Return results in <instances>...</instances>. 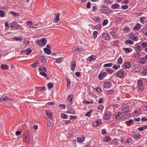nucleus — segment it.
I'll return each mask as SVG.
<instances>
[{
  "label": "nucleus",
  "mask_w": 147,
  "mask_h": 147,
  "mask_svg": "<svg viewBox=\"0 0 147 147\" xmlns=\"http://www.w3.org/2000/svg\"><path fill=\"white\" fill-rule=\"evenodd\" d=\"M5 30H7L9 28V26L7 22H6L5 23Z\"/></svg>",
  "instance_id": "53"
},
{
  "label": "nucleus",
  "mask_w": 147,
  "mask_h": 147,
  "mask_svg": "<svg viewBox=\"0 0 147 147\" xmlns=\"http://www.w3.org/2000/svg\"><path fill=\"white\" fill-rule=\"evenodd\" d=\"M61 116L62 118H63L64 119H67L68 117V116L67 115L63 113L61 114Z\"/></svg>",
  "instance_id": "49"
},
{
  "label": "nucleus",
  "mask_w": 147,
  "mask_h": 147,
  "mask_svg": "<svg viewBox=\"0 0 147 147\" xmlns=\"http://www.w3.org/2000/svg\"><path fill=\"white\" fill-rule=\"evenodd\" d=\"M40 74L42 75L44 77L47 76V74L44 72H40L39 73Z\"/></svg>",
  "instance_id": "61"
},
{
  "label": "nucleus",
  "mask_w": 147,
  "mask_h": 147,
  "mask_svg": "<svg viewBox=\"0 0 147 147\" xmlns=\"http://www.w3.org/2000/svg\"><path fill=\"white\" fill-rule=\"evenodd\" d=\"M135 50L137 51H139L141 50V47L139 45L135 47Z\"/></svg>",
  "instance_id": "39"
},
{
  "label": "nucleus",
  "mask_w": 147,
  "mask_h": 147,
  "mask_svg": "<svg viewBox=\"0 0 147 147\" xmlns=\"http://www.w3.org/2000/svg\"><path fill=\"white\" fill-rule=\"evenodd\" d=\"M92 111V110L91 109L89 111L87 112V113L85 114V115L88 117H90V114L91 113Z\"/></svg>",
  "instance_id": "45"
},
{
  "label": "nucleus",
  "mask_w": 147,
  "mask_h": 147,
  "mask_svg": "<svg viewBox=\"0 0 147 147\" xmlns=\"http://www.w3.org/2000/svg\"><path fill=\"white\" fill-rule=\"evenodd\" d=\"M131 67L135 71L137 72H140L142 69L141 66L138 64L134 65Z\"/></svg>",
  "instance_id": "3"
},
{
  "label": "nucleus",
  "mask_w": 147,
  "mask_h": 147,
  "mask_svg": "<svg viewBox=\"0 0 147 147\" xmlns=\"http://www.w3.org/2000/svg\"><path fill=\"white\" fill-rule=\"evenodd\" d=\"M119 5L117 3H115V4L112 5L111 6V7L113 9H116L117 8H119Z\"/></svg>",
  "instance_id": "25"
},
{
  "label": "nucleus",
  "mask_w": 147,
  "mask_h": 147,
  "mask_svg": "<svg viewBox=\"0 0 147 147\" xmlns=\"http://www.w3.org/2000/svg\"><path fill=\"white\" fill-rule=\"evenodd\" d=\"M45 113L46 115L48 116V118H49L51 119H52V115L51 114V111L46 110L45 111Z\"/></svg>",
  "instance_id": "15"
},
{
  "label": "nucleus",
  "mask_w": 147,
  "mask_h": 147,
  "mask_svg": "<svg viewBox=\"0 0 147 147\" xmlns=\"http://www.w3.org/2000/svg\"><path fill=\"white\" fill-rule=\"evenodd\" d=\"M128 36L129 38L132 39L134 41H137L138 40V38L132 34H129Z\"/></svg>",
  "instance_id": "9"
},
{
  "label": "nucleus",
  "mask_w": 147,
  "mask_h": 147,
  "mask_svg": "<svg viewBox=\"0 0 147 147\" xmlns=\"http://www.w3.org/2000/svg\"><path fill=\"white\" fill-rule=\"evenodd\" d=\"M108 23V20H104L103 22L102 23V25L103 26H105Z\"/></svg>",
  "instance_id": "59"
},
{
  "label": "nucleus",
  "mask_w": 147,
  "mask_h": 147,
  "mask_svg": "<svg viewBox=\"0 0 147 147\" xmlns=\"http://www.w3.org/2000/svg\"><path fill=\"white\" fill-rule=\"evenodd\" d=\"M107 92L108 94H113L115 93V92L113 90H108Z\"/></svg>",
  "instance_id": "44"
},
{
  "label": "nucleus",
  "mask_w": 147,
  "mask_h": 147,
  "mask_svg": "<svg viewBox=\"0 0 147 147\" xmlns=\"http://www.w3.org/2000/svg\"><path fill=\"white\" fill-rule=\"evenodd\" d=\"M102 38L106 40H109L111 39L109 34L107 33H104L102 35Z\"/></svg>",
  "instance_id": "7"
},
{
  "label": "nucleus",
  "mask_w": 147,
  "mask_h": 147,
  "mask_svg": "<svg viewBox=\"0 0 147 147\" xmlns=\"http://www.w3.org/2000/svg\"><path fill=\"white\" fill-rule=\"evenodd\" d=\"M71 82L70 80L69 79H67V86L68 87L70 86Z\"/></svg>",
  "instance_id": "60"
},
{
  "label": "nucleus",
  "mask_w": 147,
  "mask_h": 147,
  "mask_svg": "<svg viewBox=\"0 0 147 147\" xmlns=\"http://www.w3.org/2000/svg\"><path fill=\"white\" fill-rule=\"evenodd\" d=\"M11 28L17 30L18 28H20L21 30H23L22 28H21V26L18 24L16 22H13L9 24Z\"/></svg>",
  "instance_id": "2"
},
{
  "label": "nucleus",
  "mask_w": 147,
  "mask_h": 147,
  "mask_svg": "<svg viewBox=\"0 0 147 147\" xmlns=\"http://www.w3.org/2000/svg\"><path fill=\"white\" fill-rule=\"evenodd\" d=\"M138 135L135 132H134L132 134V135L134 138H139L140 137V135L137 133Z\"/></svg>",
  "instance_id": "35"
},
{
  "label": "nucleus",
  "mask_w": 147,
  "mask_h": 147,
  "mask_svg": "<svg viewBox=\"0 0 147 147\" xmlns=\"http://www.w3.org/2000/svg\"><path fill=\"white\" fill-rule=\"evenodd\" d=\"M97 123V125H99L102 123V120L100 119H98L95 121Z\"/></svg>",
  "instance_id": "57"
},
{
  "label": "nucleus",
  "mask_w": 147,
  "mask_h": 147,
  "mask_svg": "<svg viewBox=\"0 0 147 147\" xmlns=\"http://www.w3.org/2000/svg\"><path fill=\"white\" fill-rule=\"evenodd\" d=\"M73 95L71 94H69L67 98V99L66 100V102L67 103V104L70 105H72L73 103Z\"/></svg>",
  "instance_id": "4"
},
{
  "label": "nucleus",
  "mask_w": 147,
  "mask_h": 147,
  "mask_svg": "<svg viewBox=\"0 0 147 147\" xmlns=\"http://www.w3.org/2000/svg\"><path fill=\"white\" fill-rule=\"evenodd\" d=\"M107 75L106 72H101L98 75L99 79L100 80H102Z\"/></svg>",
  "instance_id": "8"
},
{
  "label": "nucleus",
  "mask_w": 147,
  "mask_h": 147,
  "mask_svg": "<svg viewBox=\"0 0 147 147\" xmlns=\"http://www.w3.org/2000/svg\"><path fill=\"white\" fill-rule=\"evenodd\" d=\"M141 45L143 48H146L147 47V43L146 42H141Z\"/></svg>",
  "instance_id": "47"
},
{
  "label": "nucleus",
  "mask_w": 147,
  "mask_h": 147,
  "mask_svg": "<svg viewBox=\"0 0 147 147\" xmlns=\"http://www.w3.org/2000/svg\"><path fill=\"white\" fill-rule=\"evenodd\" d=\"M120 67V65L116 66L115 64H114V65L113 67V68L115 70H117V69H119Z\"/></svg>",
  "instance_id": "52"
},
{
  "label": "nucleus",
  "mask_w": 147,
  "mask_h": 147,
  "mask_svg": "<svg viewBox=\"0 0 147 147\" xmlns=\"http://www.w3.org/2000/svg\"><path fill=\"white\" fill-rule=\"evenodd\" d=\"M10 13L13 15V17H18L20 16L19 14L17 12H14L13 11L10 12Z\"/></svg>",
  "instance_id": "24"
},
{
  "label": "nucleus",
  "mask_w": 147,
  "mask_h": 147,
  "mask_svg": "<svg viewBox=\"0 0 147 147\" xmlns=\"http://www.w3.org/2000/svg\"><path fill=\"white\" fill-rule=\"evenodd\" d=\"M124 72L125 71L124 70L122 69H120L116 73V75L119 78H123L124 77Z\"/></svg>",
  "instance_id": "5"
},
{
  "label": "nucleus",
  "mask_w": 147,
  "mask_h": 147,
  "mask_svg": "<svg viewBox=\"0 0 147 147\" xmlns=\"http://www.w3.org/2000/svg\"><path fill=\"white\" fill-rule=\"evenodd\" d=\"M76 66V62L75 61H73L71 62L70 64V68L72 71H74Z\"/></svg>",
  "instance_id": "13"
},
{
  "label": "nucleus",
  "mask_w": 147,
  "mask_h": 147,
  "mask_svg": "<svg viewBox=\"0 0 147 147\" xmlns=\"http://www.w3.org/2000/svg\"><path fill=\"white\" fill-rule=\"evenodd\" d=\"M123 59L121 57H119L117 60V63L119 64H121L123 62Z\"/></svg>",
  "instance_id": "41"
},
{
  "label": "nucleus",
  "mask_w": 147,
  "mask_h": 147,
  "mask_svg": "<svg viewBox=\"0 0 147 147\" xmlns=\"http://www.w3.org/2000/svg\"><path fill=\"white\" fill-rule=\"evenodd\" d=\"M141 25L139 23H137L134 27L133 29L135 30H138L141 28Z\"/></svg>",
  "instance_id": "18"
},
{
  "label": "nucleus",
  "mask_w": 147,
  "mask_h": 147,
  "mask_svg": "<svg viewBox=\"0 0 147 147\" xmlns=\"http://www.w3.org/2000/svg\"><path fill=\"white\" fill-rule=\"evenodd\" d=\"M131 64L130 62H127L124 64L123 66L125 68L129 69L131 67Z\"/></svg>",
  "instance_id": "19"
},
{
  "label": "nucleus",
  "mask_w": 147,
  "mask_h": 147,
  "mask_svg": "<svg viewBox=\"0 0 147 147\" xmlns=\"http://www.w3.org/2000/svg\"><path fill=\"white\" fill-rule=\"evenodd\" d=\"M111 83L109 82H107L104 83L103 86L105 88H109L111 86Z\"/></svg>",
  "instance_id": "11"
},
{
  "label": "nucleus",
  "mask_w": 147,
  "mask_h": 147,
  "mask_svg": "<svg viewBox=\"0 0 147 147\" xmlns=\"http://www.w3.org/2000/svg\"><path fill=\"white\" fill-rule=\"evenodd\" d=\"M98 32L96 31H94L93 32V36L94 38H96L97 37Z\"/></svg>",
  "instance_id": "54"
},
{
  "label": "nucleus",
  "mask_w": 147,
  "mask_h": 147,
  "mask_svg": "<svg viewBox=\"0 0 147 147\" xmlns=\"http://www.w3.org/2000/svg\"><path fill=\"white\" fill-rule=\"evenodd\" d=\"M36 89L40 92H41L42 90H45L46 88L45 86L43 87H36Z\"/></svg>",
  "instance_id": "28"
},
{
  "label": "nucleus",
  "mask_w": 147,
  "mask_h": 147,
  "mask_svg": "<svg viewBox=\"0 0 147 147\" xmlns=\"http://www.w3.org/2000/svg\"><path fill=\"white\" fill-rule=\"evenodd\" d=\"M96 57L95 55H91L89 56L88 58V60H89L90 61H91L92 60H94L96 59Z\"/></svg>",
  "instance_id": "23"
},
{
  "label": "nucleus",
  "mask_w": 147,
  "mask_h": 147,
  "mask_svg": "<svg viewBox=\"0 0 147 147\" xmlns=\"http://www.w3.org/2000/svg\"><path fill=\"white\" fill-rule=\"evenodd\" d=\"M110 33L114 39L116 38L118 36V35L117 33L113 30H112L110 31Z\"/></svg>",
  "instance_id": "14"
},
{
  "label": "nucleus",
  "mask_w": 147,
  "mask_h": 147,
  "mask_svg": "<svg viewBox=\"0 0 147 147\" xmlns=\"http://www.w3.org/2000/svg\"><path fill=\"white\" fill-rule=\"evenodd\" d=\"M105 71L107 72L109 74H111L114 73V71L109 68H107L105 70Z\"/></svg>",
  "instance_id": "31"
},
{
  "label": "nucleus",
  "mask_w": 147,
  "mask_h": 147,
  "mask_svg": "<svg viewBox=\"0 0 147 147\" xmlns=\"http://www.w3.org/2000/svg\"><path fill=\"white\" fill-rule=\"evenodd\" d=\"M111 116V113L109 111H107L105 113L104 116V118L106 120L109 119Z\"/></svg>",
  "instance_id": "6"
},
{
  "label": "nucleus",
  "mask_w": 147,
  "mask_h": 147,
  "mask_svg": "<svg viewBox=\"0 0 147 147\" xmlns=\"http://www.w3.org/2000/svg\"><path fill=\"white\" fill-rule=\"evenodd\" d=\"M43 50L45 52L48 54H50L51 53V51L48 48H45L43 49Z\"/></svg>",
  "instance_id": "26"
},
{
  "label": "nucleus",
  "mask_w": 147,
  "mask_h": 147,
  "mask_svg": "<svg viewBox=\"0 0 147 147\" xmlns=\"http://www.w3.org/2000/svg\"><path fill=\"white\" fill-rule=\"evenodd\" d=\"M60 14V13H58L55 14V21L56 23H57L59 20V17Z\"/></svg>",
  "instance_id": "17"
},
{
  "label": "nucleus",
  "mask_w": 147,
  "mask_h": 147,
  "mask_svg": "<svg viewBox=\"0 0 147 147\" xmlns=\"http://www.w3.org/2000/svg\"><path fill=\"white\" fill-rule=\"evenodd\" d=\"M138 85L139 89L142 90L143 89V85L142 81V80H138Z\"/></svg>",
  "instance_id": "12"
},
{
  "label": "nucleus",
  "mask_w": 147,
  "mask_h": 147,
  "mask_svg": "<svg viewBox=\"0 0 147 147\" xmlns=\"http://www.w3.org/2000/svg\"><path fill=\"white\" fill-rule=\"evenodd\" d=\"M125 43L126 44H130L132 45L134 43V42L132 40H127L125 41Z\"/></svg>",
  "instance_id": "33"
},
{
  "label": "nucleus",
  "mask_w": 147,
  "mask_h": 147,
  "mask_svg": "<svg viewBox=\"0 0 147 147\" xmlns=\"http://www.w3.org/2000/svg\"><path fill=\"white\" fill-rule=\"evenodd\" d=\"M112 64L111 63L105 64L103 65L104 67H111L112 66Z\"/></svg>",
  "instance_id": "51"
},
{
  "label": "nucleus",
  "mask_w": 147,
  "mask_h": 147,
  "mask_svg": "<svg viewBox=\"0 0 147 147\" xmlns=\"http://www.w3.org/2000/svg\"><path fill=\"white\" fill-rule=\"evenodd\" d=\"M47 40L46 39L43 38L41 40H39V42H38L39 43L41 42L42 43V46H44L46 44Z\"/></svg>",
  "instance_id": "21"
},
{
  "label": "nucleus",
  "mask_w": 147,
  "mask_h": 147,
  "mask_svg": "<svg viewBox=\"0 0 147 147\" xmlns=\"http://www.w3.org/2000/svg\"><path fill=\"white\" fill-rule=\"evenodd\" d=\"M95 21L97 22H99L100 21V18L99 17H94Z\"/></svg>",
  "instance_id": "62"
},
{
  "label": "nucleus",
  "mask_w": 147,
  "mask_h": 147,
  "mask_svg": "<svg viewBox=\"0 0 147 147\" xmlns=\"http://www.w3.org/2000/svg\"><path fill=\"white\" fill-rule=\"evenodd\" d=\"M94 89L98 93H100L102 92L101 90L99 87L94 88Z\"/></svg>",
  "instance_id": "48"
},
{
  "label": "nucleus",
  "mask_w": 147,
  "mask_h": 147,
  "mask_svg": "<svg viewBox=\"0 0 147 147\" xmlns=\"http://www.w3.org/2000/svg\"><path fill=\"white\" fill-rule=\"evenodd\" d=\"M130 117V115H125L122 116L121 118H120V120H121L122 121L124 120H125L127 118V117Z\"/></svg>",
  "instance_id": "29"
},
{
  "label": "nucleus",
  "mask_w": 147,
  "mask_h": 147,
  "mask_svg": "<svg viewBox=\"0 0 147 147\" xmlns=\"http://www.w3.org/2000/svg\"><path fill=\"white\" fill-rule=\"evenodd\" d=\"M32 51L31 49H27L26 50H25V54L26 55H29L30 54Z\"/></svg>",
  "instance_id": "37"
},
{
  "label": "nucleus",
  "mask_w": 147,
  "mask_h": 147,
  "mask_svg": "<svg viewBox=\"0 0 147 147\" xmlns=\"http://www.w3.org/2000/svg\"><path fill=\"white\" fill-rule=\"evenodd\" d=\"M134 122L133 120L132 119H130L128 121H126V123L127 124V125L128 126H129L132 123H133Z\"/></svg>",
  "instance_id": "32"
},
{
  "label": "nucleus",
  "mask_w": 147,
  "mask_h": 147,
  "mask_svg": "<svg viewBox=\"0 0 147 147\" xmlns=\"http://www.w3.org/2000/svg\"><path fill=\"white\" fill-rule=\"evenodd\" d=\"M1 69L2 70L8 69L9 67L6 64H2L1 65Z\"/></svg>",
  "instance_id": "22"
},
{
  "label": "nucleus",
  "mask_w": 147,
  "mask_h": 147,
  "mask_svg": "<svg viewBox=\"0 0 147 147\" xmlns=\"http://www.w3.org/2000/svg\"><path fill=\"white\" fill-rule=\"evenodd\" d=\"M104 108V107L103 105H100L98 107V109L101 111L102 112Z\"/></svg>",
  "instance_id": "50"
},
{
  "label": "nucleus",
  "mask_w": 147,
  "mask_h": 147,
  "mask_svg": "<svg viewBox=\"0 0 147 147\" xmlns=\"http://www.w3.org/2000/svg\"><path fill=\"white\" fill-rule=\"evenodd\" d=\"M5 15V12L3 10H0V16L1 17H3Z\"/></svg>",
  "instance_id": "42"
},
{
  "label": "nucleus",
  "mask_w": 147,
  "mask_h": 147,
  "mask_svg": "<svg viewBox=\"0 0 147 147\" xmlns=\"http://www.w3.org/2000/svg\"><path fill=\"white\" fill-rule=\"evenodd\" d=\"M121 111L123 113H127L129 111L128 107L125 105L122 106Z\"/></svg>",
  "instance_id": "10"
},
{
  "label": "nucleus",
  "mask_w": 147,
  "mask_h": 147,
  "mask_svg": "<svg viewBox=\"0 0 147 147\" xmlns=\"http://www.w3.org/2000/svg\"><path fill=\"white\" fill-rule=\"evenodd\" d=\"M146 61V60L145 57H141L139 59V62L142 64L145 63Z\"/></svg>",
  "instance_id": "20"
},
{
  "label": "nucleus",
  "mask_w": 147,
  "mask_h": 147,
  "mask_svg": "<svg viewBox=\"0 0 147 147\" xmlns=\"http://www.w3.org/2000/svg\"><path fill=\"white\" fill-rule=\"evenodd\" d=\"M147 129V125H144L142 127H139L138 128V130L141 131Z\"/></svg>",
  "instance_id": "30"
},
{
  "label": "nucleus",
  "mask_w": 147,
  "mask_h": 147,
  "mask_svg": "<svg viewBox=\"0 0 147 147\" xmlns=\"http://www.w3.org/2000/svg\"><path fill=\"white\" fill-rule=\"evenodd\" d=\"M32 24L31 21H28L27 22V24L30 27L32 25Z\"/></svg>",
  "instance_id": "64"
},
{
  "label": "nucleus",
  "mask_w": 147,
  "mask_h": 147,
  "mask_svg": "<svg viewBox=\"0 0 147 147\" xmlns=\"http://www.w3.org/2000/svg\"><path fill=\"white\" fill-rule=\"evenodd\" d=\"M77 140L78 142L82 143L85 140V138H77Z\"/></svg>",
  "instance_id": "55"
},
{
  "label": "nucleus",
  "mask_w": 147,
  "mask_h": 147,
  "mask_svg": "<svg viewBox=\"0 0 147 147\" xmlns=\"http://www.w3.org/2000/svg\"><path fill=\"white\" fill-rule=\"evenodd\" d=\"M140 20L141 23L144 24V22L146 20V18L144 17H141L140 18Z\"/></svg>",
  "instance_id": "34"
},
{
  "label": "nucleus",
  "mask_w": 147,
  "mask_h": 147,
  "mask_svg": "<svg viewBox=\"0 0 147 147\" xmlns=\"http://www.w3.org/2000/svg\"><path fill=\"white\" fill-rule=\"evenodd\" d=\"M142 74L144 76L147 75V69H145L142 71Z\"/></svg>",
  "instance_id": "46"
},
{
  "label": "nucleus",
  "mask_w": 147,
  "mask_h": 147,
  "mask_svg": "<svg viewBox=\"0 0 147 147\" xmlns=\"http://www.w3.org/2000/svg\"><path fill=\"white\" fill-rule=\"evenodd\" d=\"M94 28L97 30H99L101 28V25L100 24H99L96 25L94 27Z\"/></svg>",
  "instance_id": "38"
},
{
  "label": "nucleus",
  "mask_w": 147,
  "mask_h": 147,
  "mask_svg": "<svg viewBox=\"0 0 147 147\" xmlns=\"http://www.w3.org/2000/svg\"><path fill=\"white\" fill-rule=\"evenodd\" d=\"M47 86L48 88L49 89L52 88L53 87V85L51 83H48L47 84Z\"/></svg>",
  "instance_id": "63"
},
{
  "label": "nucleus",
  "mask_w": 147,
  "mask_h": 147,
  "mask_svg": "<svg viewBox=\"0 0 147 147\" xmlns=\"http://www.w3.org/2000/svg\"><path fill=\"white\" fill-rule=\"evenodd\" d=\"M46 60V59L44 57V56H42V57L41 59V62L42 63H45Z\"/></svg>",
  "instance_id": "58"
},
{
  "label": "nucleus",
  "mask_w": 147,
  "mask_h": 147,
  "mask_svg": "<svg viewBox=\"0 0 147 147\" xmlns=\"http://www.w3.org/2000/svg\"><path fill=\"white\" fill-rule=\"evenodd\" d=\"M24 138H30V132L26 131H25L24 134Z\"/></svg>",
  "instance_id": "16"
},
{
  "label": "nucleus",
  "mask_w": 147,
  "mask_h": 147,
  "mask_svg": "<svg viewBox=\"0 0 147 147\" xmlns=\"http://www.w3.org/2000/svg\"><path fill=\"white\" fill-rule=\"evenodd\" d=\"M39 70L40 71H42V72H46L47 71L46 68L43 66L40 67L39 68Z\"/></svg>",
  "instance_id": "36"
},
{
  "label": "nucleus",
  "mask_w": 147,
  "mask_h": 147,
  "mask_svg": "<svg viewBox=\"0 0 147 147\" xmlns=\"http://www.w3.org/2000/svg\"><path fill=\"white\" fill-rule=\"evenodd\" d=\"M38 63V61H36V62L33 63L30 66L33 67L35 68L37 67V65Z\"/></svg>",
  "instance_id": "40"
},
{
  "label": "nucleus",
  "mask_w": 147,
  "mask_h": 147,
  "mask_svg": "<svg viewBox=\"0 0 147 147\" xmlns=\"http://www.w3.org/2000/svg\"><path fill=\"white\" fill-rule=\"evenodd\" d=\"M141 55L140 53L138 52H137L134 54V57L136 58H138Z\"/></svg>",
  "instance_id": "43"
},
{
  "label": "nucleus",
  "mask_w": 147,
  "mask_h": 147,
  "mask_svg": "<svg viewBox=\"0 0 147 147\" xmlns=\"http://www.w3.org/2000/svg\"><path fill=\"white\" fill-rule=\"evenodd\" d=\"M116 22L118 24H120L121 22V20L120 18H117L116 19Z\"/></svg>",
  "instance_id": "56"
},
{
  "label": "nucleus",
  "mask_w": 147,
  "mask_h": 147,
  "mask_svg": "<svg viewBox=\"0 0 147 147\" xmlns=\"http://www.w3.org/2000/svg\"><path fill=\"white\" fill-rule=\"evenodd\" d=\"M101 7L100 10L103 13L108 14L112 13V11L109 8L104 5H102Z\"/></svg>",
  "instance_id": "1"
},
{
  "label": "nucleus",
  "mask_w": 147,
  "mask_h": 147,
  "mask_svg": "<svg viewBox=\"0 0 147 147\" xmlns=\"http://www.w3.org/2000/svg\"><path fill=\"white\" fill-rule=\"evenodd\" d=\"M123 49L126 53H129L132 51L131 49L130 48H123Z\"/></svg>",
  "instance_id": "27"
}]
</instances>
